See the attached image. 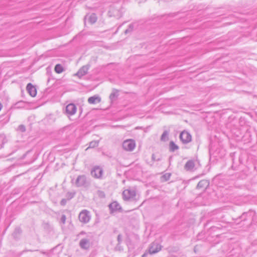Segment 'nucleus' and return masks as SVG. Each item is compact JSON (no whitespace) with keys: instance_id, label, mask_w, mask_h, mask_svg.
<instances>
[{"instance_id":"7","label":"nucleus","mask_w":257,"mask_h":257,"mask_svg":"<svg viewBox=\"0 0 257 257\" xmlns=\"http://www.w3.org/2000/svg\"><path fill=\"white\" fill-rule=\"evenodd\" d=\"M103 173V170L99 166L94 167L91 171L92 176L96 178H100L101 177Z\"/></svg>"},{"instance_id":"6","label":"nucleus","mask_w":257,"mask_h":257,"mask_svg":"<svg viewBox=\"0 0 257 257\" xmlns=\"http://www.w3.org/2000/svg\"><path fill=\"white\" fill-rule=\"evenodd\" d=\"M161 250V245L156 242L151 243L149 247V253L150 254H153L158 252Z\"/></svg>"},{"instance_id":"35","label":"nucleus","mask_w":257,"mask_h":257,"mask_svg":"<svg viewBox=\"0 0 257 257\" xmlns=\"http://www.w3.org/2000/svg\"><path fill=\"white\" fill-rule=\"evenodd\" d=\"M86 234V232L84 231H81L79 234V235H83V234Z\"/></svg>"},{"instance_id":"5","label":"nucleus","mask_w":257,"mask_h":257,"mask_svg":"<svg viewBox=\"0 0 257 257\" xmlns=\"http://www.w3.org/2000/svg\"><path fill=\"white\" fill-rule=\"evenodd\" d=\"M181 141L183 144H187L192 140L191 135L187 131H183L181 133L179 136Z\"/></svg>"},{"instance_id":"38","label":"nucleus","mask_w":257,"mask_h":257,"mask_svg":"<svg viewBox=\"0 0 257 257\" xmlns=\"http://www.w3.org/2000/svg\"><path fill=\"white\" fill-rule=\"evenodd\" d=\"M246 215V213H243L241 216V217L242 218H243L244 216Z\"/></svg>"},{"instance_id":"1","label":"nucleus","mask_w":257,"mask_h":257,"mask_svg":"<svg viewBox=\"0 0 257 257\" xmlns=\"http://www.w3.org/2000/svg\"><path fill=\"white\" fill-rule=\"evenodd\" d=\"M90 184L89 181L87 179L86 176L84 175L78 176L75 181V185L78 187H88Z\"/></svg>"},{"instance_id":"10","label":"nucleus","mask_w":257,"mask_h":257,"mask_svg":"<svg viewBox=\"0 0 257 257\" xmlns=\"http://www.w3.org/2000/svg\"><path fill=\"white\" fill-rule=\"evenodd\" d=\"M77 107L73 103H70L66 107V112L67 114L72 115L76 113Z\"/></svg>"},{"instance_id":"28","label":"nucleus","mask_w":257,"mask_h":257,"mask_svg":"<svg viewBox=\"0 0 257 257\" xmlns=\"http://www.w3.org/2000/svg\"><path fill=\"white\" fill-rule=\"evenodd\" d=\"M18 129L21 132H25L26 131L25 126L23 124H21L19 126Z\"/></svg>"},{"instance_id":"12","label":"nucleus","mask_w":257,"mask_h":257,"mask_svg":"<svg viewBox=\"0 0 257 257\" xmlns=\"http://www.w3.org/2000/svg\"><path fill=\"white\" fill-rule=\"evenodd\" d=\"M109 208L111 212L119 211L121 210L120 204L116 201H114L109 205Z\"/></svg>"},{"instance_id":"40","label":"nucleus","mask_w":257,"mask_h":257,"mask_svg":"<svg viewBox=\"0 0 257 257\" xmlns=\"http://www.w3.org/2000/svg\"><path fill=\"white\" fill-rule=\"evenodd\" d=\"M42 252V253H43V254H45V252Z\"/></svg>"},{"instance_id":"20","label":"nucleus","mask_w":257,"mask_h":257,"mask_svg":"<svg viewBox=\"0 0 257 257\" xmlns=\"http://www.w3.org/2000/svg\"><path fill=\"white\" fill-rule=\"evenodd\" d=\"M97 19V18L96 15L95 14L93 13L89 16L88 21L91 24H94L96 22Z\"/></svg>"},{"instance_id":"32","label":"nucleus","mask_w":257,"mask_h":257,"mask_svg":"<svg viewBox=\"0 0 257 257\" xmlns=\"http://www.w3.org/2000/svg\"><path fill=\"white\" fill-rule=\"evenodd\" d=\"M115 248L116 249H118L119 250H121L122 249V247H121V246L120 245V244H118V243H117V244L116 245V247H115Z\"/></svg>"},{"instance_id":"3","label":"nucleus","mask_w":257,"mask_h":257,"mask_svg":"<svg viewBox=\"0 0 257 257\" xmlns=\"http://www.w3.org/2000/svg\"><path fill=\"white\" fill-rule=\"evenodd\" d=\"M123 198L124 200H134L136 196V190L132 189H128L122 192Z\"/></svg>"},{"instance_id":"25","label":"nucleus","mask_w":257,"mask_h":257,"mask_svg":"<svg viewBox=\"0 0 257 257\" xmlns=\"http://www.w3.org/2000/svg\"><path fill=\"white\" fill-rule=\"evenodd\" d=\"M75 194V193H73V192H67L66 194V197L67 198V200H69L71 199L72 198H73L74 197Z\"/></svg>"},{"instance_id":"30","label":"nucleus","mask_w":257,"mask_h":257,"mask_svg":"<svg viewBox=\"0 0 257 257\" xmlns=\"http://www.w3.org/2000/svg\"><path fill=\"white\" fill-rule=\"evenodd\" d=\"M122 235L120 234H118L117 237L118 244H120L122 242Z\"/></svg>"},{"instance_id":"4","label":"nucleus","mask_w":257,"mask_h":257,"mask_svg":"<svg viewBox=\"0 0 257 257\" xmlns=\"http://www.w3.org/2000/svg\"><path fill=\"white\" fill-rule=\"evenodd\" d=\"M136 147V143L133 140H126L122 143V148L127 151H132Z\"/></svg>"},{"instance_id":"24","label":"nucleus","mask_w":257,"mask_h":257,"mask_svg":"<svg viewBox=\"0 0 257 257\" xmlns=\"http://www.w3.org/2000/svg\"><path fill=\"white\" fill-rule=\"evenodd\" d=\"M134 28V25L133 24H130L128 25L127 29H126L125 30V31H124V33L125 34H127L128 33L132 32L133 31Z\"/></svg>"},{"instance_id":"26","label":"nucleus","mask_w":257,"mask_h":257,"mask_svg":"<svg viewBox=\"0 0 257 257\" xmlns=\"http://www.w3.org/2000/svg\"><path fill=\"white\" fill-rule=\"evenodd\" d=\"M97 194L99 197L101 198H104L105 197L104 192L101 190H98L97 192Z\"/></svg>"},{"instance_id":"39","label":"nucleus","mask_w":257,"mask_h":257,"mask_svg":"<svg viewBox=\"0 0 257 257\" xmlns=\"http://www.w3.org/2000/svg\"><path fill=\"white\" fill-rule=\"evenodd\" d=\"M22 102H18V104L22 103Z\"/></svg>"},{"instance_id":"21","label":"nucleus","mask_w":257,"mask_h":257,"mask_svg":"<svg viewBox=\"0 0 257 257\" xmlns=\"http://www.w3.org/2000/svg\"><path fill=\"white\" fill-rule=\"evenodd\" d=\"M99 141H93L89 143L88 147L86 149L88 150L89 148H94L98 146Z\"/></svg>"},{"instance_id":"29","label":"nucleus","mask_w":257,"mask_h":257,"mask_svg":"<svg viewBox=\"0 0 257 257\" xmlns=\"http://www.w3.org/2000/svg\"><path fill=\"white\" fill-rule=\"evenodd\" d=\"M66 216L63 214L62 215V216L61 217L60 221L63 224H65V222H66Z\"/></svg>"},{"instance_id":"27","label":"nucleus","mask_w":257,"mask_h":257,"mask_svg":"<svg viewBox=\"0 0 257 257\" xmlns=\"http://www.w3.org/2000/svg\"><path fill=\"white\" fill-rule=\"evenodd\" d=\"M2 141L3 142L2 145H1V148H3V146H4V144L7 142V140L5 137L1 136H0V141Z\"/></svg>"},{"instance_id":"17","label":"nucleus","mask_w":257,"mask_h":257,"mask_svg":"<svg viewBox=\"0 0 257 257\" xmlns=\"http://www.w3.org/2000/svg\"><path fill=\"white\" fill-rule=\"evenodd\" d=\"M169 131L165 130L161 137V141L166 142L169 140Z\"/></svg>"},{"instance_id":"34","label":"nucleus","mask_w":257,"mask_h":257,"mask_svg":"<svg viewBox=\"0 0 257 257\" xmlns=\"http://www.w3.org/2000/svg\"><path fill=\"white\" fill-rule=\"evenodd\" d=\"M34 250H31V249H25L23 251V252H28V251H31V252H32V251H34Z\"/></svg>"},{"instance_id":"18","label":"nucleus","mask_w":257,"mask_h":257,"mask_svg":"<svg viewBox=\"0 0 257 257\" xmlns=\"http://www.w3.org/2000/svg\"><path fill=\"white\" fill-rule=\"evenodd\" d=\"M118 96V92L116 90L114 89L109 95V99L111 102L115 100Z\"/></svg>"},{"instance_id":"37","label":"nucleus","mask_w":257,"mask_h":257,"mask_svg":"<svg viewBox=\"0 0 257 257\" xmlns=\"http://www.w3.org/2000/svg\"><path fill=\"white\" fill-rule=\"evenodd\" d=\"M152 160H155V155L154 154L152 155Z\"/></svg>"},{"instance_id":"16","label":"nucleus","mask_w":257,"mask_h":257,"mask_svg":"<svg viewBox=\"0 0 257 257\" xmlns=\"http://www.w3.org/2000/svg\"><path fill=\"white\" fill-rule=\"evenodd\" d=\"M179 149V147L175 144L173 141H171L169 144V150L170 152H174Z\"/></svg>"},{"instance_id":"9","label":"nucleus","mask_w":257,"mask_h":257,"mask_svg":"<svg viewBox=\"0 0 257 257\" xmlns=\"http://www.w3.org/2000/svg\"><path fill=\"white\" fill-rule=\"evenodd\" d=\"M79 245L81 248L87 250L90 246V240L86 238H82L80 240Z\"/></svg>"},{"instance_id":"23","label":"nucleus","mask_w":257,"mask_h":257,"mask_svg":"<svg viewBox=\"0 0 257 257\" xmlns=\"http://www.w3.org/2000/svg\"><path fill=\"white\" fill-rule=\"evenodd\" d=\"M171 176V173H166L165 174H164V175H163L162 177H161V181L162 182H165V181H167L168 180H169L170 178V177Z\"/></svg>"},{"instance_id":"33","label":"nucleus","mask_w":257,"mask_h":257,"mask_svg":"<svg viewBox=\"0 0 257 257\" xmlns=\"http://www.w3.org/2000/svg\"><path fill=\"white\" fill-rule=\"evenodd\" d=\"M149 254V250L146 251L142 255V257H147L148 255Z\"/></svg>"},{"instance_id":"11","label":"nucleus","mask_w":257,"mask_h":257,"mask_svg":"<svg viewBox=\"0 0 257 257\" xmlns=\"http://www.w3.org/2000/svg\"><path fill=\"white\" fill-rule=\"evenodd\" d=\"M26 89L28 92L31 96L35 97L36 95L37 90L31 83H29L27 84Z\"/></svg>"},{"instance_id":"31","label":"nucleus","mask_w":257,"mask_h":257,"mask_svg":"<svg viewBox=\"0 0 257 257\" xmlns=\"http://www.w3.org/2000/svg\"><path fill=\"white\" fill-rule=\"evenodd\" d=\"M67 199H62L61 201H60V204L62 206H65L67 203Z\"/></svg>"},{"instance_id":"15","label":"nucleus","mask_w":257,"mask_h":257,"mask_svg":"<svg viewBox=\"0 0 257 257\" xmlns=\"http://www.w3.org/2000/svg\"><path fill=\"white\" fill-rule=\"evenodd\" d=\"M195 167L194 161L192 160H189L185 165L184 168L187 171H192Z\"/></svg>"},{"instance_id":"2","label":"nucleus","mask_w":257,"mask_h":257,"mask_svg":"<svg viewBox=\"0 0 257 257\" xmlns=\"http://www.w3.org/2000/svg\"><path fill=\"white\" fill-rule=\"evenodd\" d=\"M78 218L81 222L84 224L88 223L91 219L90 211L86 209L82 210L79 213Z\"/></svg>"},{"instance_id":"13","label":"nucleus","mask_w":257,"mask_h":257,"mask_svg":"<svg viewBox=\"0 0 257 257\" xmlns=\"http://www.w3.org/2000/svg\"><path fill=\"white\" fill-rule=\"evenodd\" d=\"M209 185V182L207 180H202L200 181L197 186L196 188L197 189H206Z\"/></svg>"},{"instance_id":"8","label":"nucleus","mask_w":257,"mask_h":257,"mask_svg":"<svg viewBox=\"0 0 257 257\" xmlns=\"http://www.w3.org/2000/svg\"><path fill=\"white\" fill-rule=\"evenodd\" d=\"M90 66L89 64L83 66L75 74V75L77 76L80 78H81L87 74Z\"/></svg>"},{"instance_id":"14","label":"nucleus","mask_w":257,"mask_h":257,"mask_svg":"<svg viewBox=\"0 0 257 257\" xmlns=\"http://www.w3.org/2000/svg\"><path fill=\"white\" fill-rule=\"evenodd\" d=\"M100 101H101V98L97 95H95L92 96H91V97H89L88 99V102L89 104H96V103L100 102Z\"/></svg>"},{"instance_id":"19","label":"nucleus","mask_w":257,"mask_h":257,"mask_svg":"<svg viewBox=\"0 0 257 257\" xmlns=\"http://www.w3.org/2000/svg\"><path fill=\"white\" fill-rule=\"evenodd\" d=\"M54 70H55V71L58 74H60V73H62L64 70L63 66L61 64H56L55 65Z\"/></svg>"},{"instance_id":"22","label":"nucleus","mask_w":257,"mask_h":257,"mask_svg":"<svg viewBox=\"0 0 257 257\" xmlns=\"http://www.w3.org/2000/svg\"><path fill=\"white\" fill-rule=\"evenodd\" d=\"M22 230L20 227H17L15 228L14 232L13 233V235L14 238H18V236L21 233Z\"/></svg>"},{"instance_id":"36","label":"nucleus","mask_w":257,"mask_h":257,"mask_svg":"<svg viewBox=\"0 0 257 257\" xmlns=\"http://www.w3.org/2000/svg\"><path fill=\"white\" fill-rule=\"evenodd\" d=\"M114 12H116L117 13H118V11H115V12H113V10H112L111 11H110L109 12V13H114Z\"/></svg>"}]
</instances>
